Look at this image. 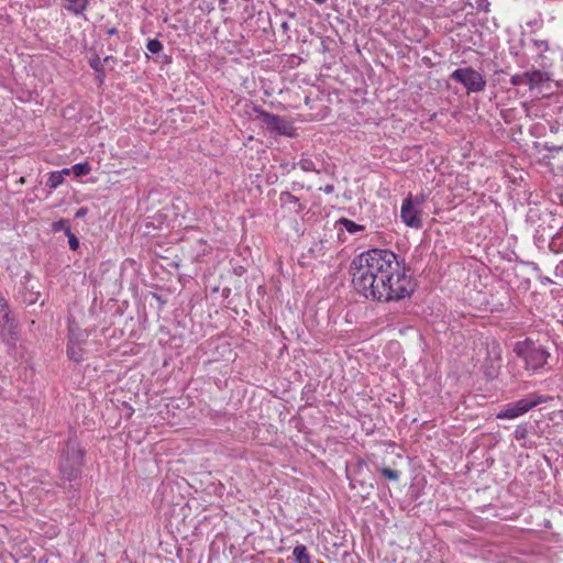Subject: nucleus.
Returning a JSON list of instances; mask_svg holds the SVG:
<instances>
[{
  "label": "nucleus",
  "instance_id": "7ed1b4c3",
  "mask_svg": "<svg viewBox=\"0 0 563 563\" xmlns=\"http://www.w3.org/2000/svg\"><path fill=\"white\" fill-rule=\"evenodd\" d=\"M85 451L76 439L69 438L62 451L58 471L62 482H74L81 475Z\"/></svg>",
  "mask_w": 563,
  "mask_h": 563
},
{
  "label": "nucleus",
  "instance_id": "a878e982",
  "mask_svg": "<svg viewBox=\"0 0 563 563\" xmlns=\"http://www.w3.org/2000/svg\"><path fill=\"white\" fill-rule=\"evenodd\" d=\"M488 5H489V3L488 2H484V1H481V2L477 3V8L479 10H483V11H487L488 10Z\"/></svg>",
  "mask_w": 563,
  "mask_h": 563
},
{
  "label": "nucleus",
  "instance_id": "412c9836",
  "mask_svg": "<svg viewBox=\"0 0 563 563\" xmlns=\"http://www.w3.org/2000/svg\"><path fill=\"white\" fill-rule=\"evenodd\" d=\"M514 434L517 440H525L528 437V429L525 424H519Z\"/></svg>",
  "mask_w": 563,
  "mask_h": 563
},
{
  "label": "nucleus",
  "instance_id": "f3484780",
  "mask_svg": "<svg viewBox=\"0 0 563 563\" xmlns=\"http://www.w3.org/2000/svg\"><path fill=\"white\" fill-rule=\"evenodd\" d=\"M52 229L54 232L64 231L65 234H67L71 231L68 221L65 219H60V220L54 222L52 225Z\"/></svg>",
  "mask_w": 563,
  "mask_h": 563
},
{
  "label": "nucleus",
  "instance_id": "4468645a",
  "mask_svg": "<svg viewBox=\"0 0 563 563\" xmlns=\"http://www.w3.org/2000/svg\"><path fill=\"white\" fill-rule=\"evenodd\" d=\"M63 181H64V179L62 178L60 173H57V170L56 172H52L49 174V177H48L47 181H46V186L49 189L54 190L58 186H60L63 184Z\"/></svg>",
  "mask_w": 563,
  "mask_h": 563
},
{
  "label": "nucleus",
  "instance_id": "1a4fd4ad",
  "mask_svg": "<svg viewBox=\"0 0 563 563\" xmlns=\"http://www.w3.org/2000/svg\"><path fill=\"white\" fill-rule=\"evenodd\" d=\"M64 8L75 14V15H82L85 11L87 10V7L89 4V0H62Z\"/></svg>",
  "mask_w": 563,
  "mask_h": 563
},
{
  "label": "nucleus",
  "instance_id": "c756f323",
  "mask_svg": "<svg viewBox=\"0 0 563 563\" xmlns=\"http://www.w3.org/2000/svg\"><path fill=\"white\" fill-rule=\"evenodd\" d=\"M84 213H85V211H84V210H79V211L77 212V216H78V217H79V216H84Z\"/></svg>",
  "mask_w": 563,
  "mask_h": 563
},
{
  "label": "nucleus",
  "instance_id": "9b49d317",
  "mask_svg": "<svg viewBox=\"0 0 563 563\" xmlns=\"http://www.w3.org/2000/svg\"><path fill=\"white\" fill-rule=\"evenodd\" d=\"M279 200L283 206L290 208L295 212L302 210V205L299 199L288 191H284L279 195Z\"/></svg>",
  "mask_w": 563,
  "mask_h": 563
},
{
  "label": "nucleus",
  "instance_id": "f257e3e1",
  "mask_svg": "<svg viewBox=\"0 0 563 563\" xmlns=\"http://www.w3.org/2000/svg\"><path fill=\"white\" fill-rule=\"evenodd\" d=\"M397 266V255L389 250L372 249L355 256L350 271L357 292L369 298L382 277Z\"/></svg>",
  "mask_w": 563,
  "mask_h": 563
},
{
  "label": "nucleus",
  "instance_id": "c85d7f7f",
  "mask_svg": "<svg viewBox=\"0 0 563 563\" xmlns=\"http://www.w3.org/2000/svg\"><path fill=\"white\" fill-rule=\"evenodd\" d=\"M108 33H109L110 35H113V34H115V33H117V30H115V29H110V30L108 31Z\"/></svg>",
  "mask_w": 563,
  "mask_h": 563
},
{
  "label": "nucleus",
  "instance_id": "0eeeda50",
  "mask_svg": "<svg viewBox=\"0 0 563 563\" xmlns=\"http://www.w3.org/2000/svg\"><path fill=\"white\" fill-rule=\"evenodd\" d=\"M258 118L262 119V122L268 130L282 135H292V126L282 117L261 110L258 111Z\"/></svg>",
  "mask_w": 563,
  "mask_h": 563
},
{
  "label": "nucleus",
  "instance_id": "a211bd4d",
  "mask_svg": "<svg viewBox=\"0 0 563 563\" xmlns=\"http://www.w3.org/2000/svg\"><path fill=\"white\" fill-rule=\"evenodd\" d=\"M146 48L151 53L157 54V53H159L163 49V44L158 40H156V38L148 40V42L146 44Z\"/></svg>",
  "mask_w": 563,
  "mask_h": 563
},
{
  "label": "nucleus",
  "instance_id": "6ab92c4d",
  "mask_svg": "<svg viewBox=\"0 0 563 563\" xmlns=\"http://www.w3.org/2000/svg\"><path fill=\"white\" fill-rule=\"evenodd\" d=\"M380 472H382V474H383L386 478H388V479H390V481H395V482H396V481H398V479H399V476H400V473H399L398 471H396V470H391V468H388V467H384V468H382V471H380Z\"/></svg>",
  "mask_w": 563,
  "mask_h": 563
},
{
  "label": "nucleus",
  "instance_id": "2eb2a0df",
  "mask_svg": "<svg viewBox=\"0 0 563 563\" xmlns=\"http://www.w3.org/2000/svg\"><path fill=\"white\" fill-rule=\"evenodd\" d=\"M71 170L76 177H81L88 175L91 167L88 163H78L71 166Z\"/></svg>",
  "mask_w": 563,
  "mask_h": 563
},
{
  "label": "nucleus",
  "instance_id": "f8f14e48",
  "mask_svg": "<svg viewBox=\"0 0 563 563\" xmlns=\"http://www.w3.org/2000/svg\"><path fill=\"white\" fill-rule=\"evenodd\" d=\"M341 225L351 234L361 232L364 230V227L355 223L354 221L343 218L340 220Z\"/></svg>",
  "mask_w": 563,
  "mask_h": 563
},
{
  "label": "nucleus",
  "instance_id": "393cba45",
  "mask_svg": "<svg viewBox=\"0 0 563 563\" xmlns=\"http://www.w3.org/2000/svg\"><path fill=\"white\" fill-rule=\"evenodd\" d=\"M533 46L536 47V49L540 53L542 52H547L549 46H548V42L545 41H542V40H537L533 42Z\"/></svg>",
  "mask_w": 563,
  "mask_h": 563
},
{
  "label": "nucleus",
  "instance_id": "bb28decb",
  "mask_svg": "<svg viewBox=\"0 0 563 563\" xmlns=\"http://www.w3.org/2000/svg\"><path fill=\"white\" fill-rule=\"evenodd\" d=\"M57 173H60L62 178L64 179L65 176H68L70 173H73L71 167L70 168H64L62 170H57Z\"/></svg>",
  "mask_w": 563,
  "mask_h": 563
},
{
  "label": "nucleus",
  "instance_id": "4be33fe9",
  "mask_svg": "<svg viewBox=\"0 0 563 563\" xmlns=\"http://www.w3.org/2000/svg\"><path fill=\"white\" fill-rule=\"evenodd\" d=\"M510 84L512 86L527 85L526 73L511 76Z\"/></svg>",
  "mask_w": 563,
  "mask_h": 563
},
{
  "label": "nucleus",
  "instance_id": "39448f33",
  "mask_svg": "<svg viewBox=\"0 0 563 563\" xmlns=\"http://www.w3.org/2000/svg\"><path fill=\"white\" fill-rule=\"evenodd\" d=\"M426 201L423 195L416 198L409 194L402 201L400 209V218L402 222L410 228L420 229L422 227V207Z\"/></svg>",
  "mask_w": 563,
  "mask_h": 563
},
{
  "label": "nucleus",
  "instance_id": "b1692460",
  "mask_svg": "<svg viewBox=\"0 0 563 563\" xmlns=\"http://www.w3.org/2000/svg\"><path fill=\"white\" fill-rule=\"evenodd\" d=\"M66 236L68 238V244H69L70 250H73V251L78 250L79 241L75 236V234L70 231L69 233L66 234Z\"/></svg>",
  "mask_w": 563,
  "mask_h": 563
},
{
  "label": "nucleus",
  "instance_id": "cd10ccee",
  "mask_svg": "<svg viewBox=\"0 0 563 563\" xmlns=\"http://www.w3.org/2000/svg\"><path fill=\"white\" fill-rule=\"evenodd\" d=\"M323 191L325 194H332L334 191V186L333 185H327L324 188H323Z\"/></svg>",
  "mask_w": 563,
  "mask_h": 563
},
{
  "label": "nucleus",
  "instance_id": "9d476101",
  "mask_svg": "<svg viewBox=\"0 0 563 563\" xmlns=\"http://www.w3.org/2000/svg\"><path fill=\"white\" fill-rule=\"evenodd\" d=\"M527 85L530 89L541 86L549 78L545 73L541 70H532L526 73Z\"/></svg>",
  "mask_w": 563,
  "mask_h": 563
},
{
  "label": "nucleus",
  "instance_id": "20e7f679",
  "mask_svg": "<svg viewBox=\"0 0 563 563\" xmlns=\"http://www.w3.org/2000/svg\"><path fill=\"white\" fill-rule=\"evenodd\" d=\"M548 400L549 397L542 396L538 393H530L517 401L504 405L503 408L496 413V418L500 420L517 419L534 407L547 402Z\"/></svg>",
  "mask_w": 563,
  "mask_h": 563
},
{
  "label": "nucleus",
  "instance_id": "f03ea898",
  "mask_svg": "<svg viewBox=\"0 0 563 563\" xmlns=\"http://www.w3.org/2000/svg\"><path fill=\"white\" fill-rule=\"evenodd\" d=\"M376 285L369 299L389 302L408 298L413 292V283L397 260V266L385 274Z\"/></svg>",
  "mask_w": 563,
  "mask_h": 563
},
{
  "label": "nucleus",
  "instance_id": "aec40b11",
  "mask_svg": "<svg viewBox=\"0 0 563 563\" xmlns=\"http://www.w3.org/2000/svg\"><path fill=\"white\" fill-rule=\"evenodd\" d=\"M0 318L5 322H9V312L4 298L0 295Z\"/></svg>",
  "mask_w": 563,
  "mask_h": 563
},
{
  "label": "nucleus",
  "instance_id": "dca6fc26",
  "mask_svg": "<svg viewBox=\"0 0 563 563\" xmlns=\"http://www.w3.org/2000/svg\"><path fill=\"white\" fill-rule=\"evenodd\" d=\"M499 361H500V357H499L498 354H496L495 358L492 362H496L497 364L496 365H492L488 368H485V375H486V377L488 379H493V378H495L498 375Z\"/></svg>",
  "mask_w": 563,
  "mask_h": 563
},
{
  "label": "nucleus",
  "instance_id": "ddd939ff",
  "mask_svg": "<svg viewBox=\"0 0 563 563\" xmlns=\"http://www.w3.org/2000/svg\"><path fill=\"white\" fill-rule=\"evenodd\" d=\"M297 165L303 172H316L318 174L321 172L319 168L316 167V164L313 163V161L308 157L300 158L299 162L297 163Z\"/></svg>",
  "mask_w": 563,
  "mask_h": 563
},
{
  "label": "nucleus",
  "instance_id": "7c9ffc66",
  "mask_svg": "<svg viewBox=\"0 0 563 563\" xmlns=\"http://www.w3.org/2000/svg\"><path fill=\"white\" fill-rule=\"evenodd\" d=\"M221 2H225V0H220Z\"/></svg>",
  "mask_w": 563,
  "mask_h": 563
},
{
  "label": "nucleus",
  "instance_id": "6e6552de",
  "mask_svg": "<svg viewBox=\"0 0 563 563\" xmlns=\"http://www.w3.org/2000/svg\"><path fill=\"white\" fill-rule=\"evenodd\" d=\"M521 363L525 364L527 369H537L545 363V354H517Z\"/></svg>",
  "mask_w": 563,
  "mask_h": 563
},
{
  "label": "nucleus",
  "instance_id": "5701e85b",
  "mask_svg": "<svg viewBox=\"0 0 563 563\" xmlns=\"http://www.w3.org/2000/svg\"><path fill=\"white\" fill-rule=\"evenodd\" d=\"M89 64H90L91 68H93L96 71H98V73L103 71V65L101 63V59L98 56L90 58Z\"/></svg>",
  "mask_w": 563,
  "mask_h": 563
},
{
  "label": "nucleus",
  "instance_id": "423d86ee",
  "mask_svg": "<svg viewBox=\"0 0 563 563\" xmlns=\"http://www.w3.org/2000/svg\"><path fill=\"white\" fill-rule=\"evenodd\" d=\"M451 78L462 84L471 92L483 91L486 87V81L482 74L472 67L457 68L451 74Z\"/></svg>",
  "mask_w": 563,
  "mask_h": 563
}]
</instances>
